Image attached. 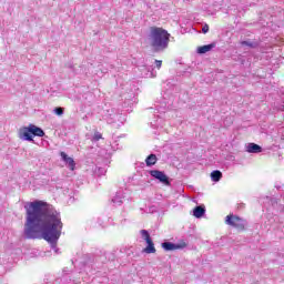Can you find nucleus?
Listing matches in <instances>:
<instances>
[{
    "label": "nucleus",
    "instance_id": "obj_7",
    "mask_svg": "<svg viewBox=\"0 0 284 284\" xmlns=\"http://www.w3.org/2000/svg\"><path fill=\"white\" fill-rule=\"evenodd\" d=\"M185 247H187V243L183 240L176 244H174L172 242H163L162 243V248L164 252H174L176 250H185Z\"/></svg>",
    "mask_w": 284,
    "mask_h": 284
},
{
    "label": "nucleus",
    "instance_id": "obj_15",
    "mask_svg": "<svg viewBox=\"0 0 284 284\" xmlns=\"http://www.w3.org/2000/svg\"><path fill=\"white\" fill-rule=\"evenodd\" d=\"M102 68H103V65L99 64L98 69L94 70L93 68H90V70L92 72V74H95L97 77L101 78V77H103V74H105V72H108V69L103 70Z\"/></svg>",
    "mask_w": 284,
    "mask_h": 284
},
{
    "label": "nucleus",
    "instance_id": "obj_22",
    "mask_svg": "<svg viewBox=\"0 0 284 284\" xmlns=\"http://www.w3.org/2000/svg\"><path fill=\"white\" fill-rule=\"evenodd\" d=\"M101 139H103V135L100 133V132H95L93 138H92V141H101Z\"/></svg>",
    "mask_w": 284,
    "mask_h": 284
},
{
    "label": "nucleus",
    "instance_id": "obj_23",
    "mask_svg": "<svg viewBox=\"0 0 284 284\" xmlns=\"http://www.w3.org/2000/svg\"><path fill=\"white\" fill-rule=\"evenodd\" d=\"M277 134H280L282 141H284V126H280L277 129Z\"/></svg>",
    "mask_w": 284,
    "mask_h": 284
},
{
    "label": "nucleus",
    "instance_id": "obj_20",
    "mask_svg": "<svg viewBox=\"0 0 284 284\" xmlns=\"http://www.w3.org/2000/svg\"><path fill=\"white\" fill-rule=\"evenodd\" d=\"M108 171L104 168H95V174L103 176Z\"/></svg>",
    "mask_w": 284,
    "mask_h": 284
},
{
    "label": "nucleus",
    "instance_id": "obj_1",
    "mask_svg": "<svg viewBox=\"0 0 284 284\" xmlns=\"http://www.w3.org/2000/svg\"><path fill=\"white\" fill-rule=\"evenodd\" d=\"M24 209L27 210L24 239H43L51 245V250L59 254L57 244L63 232L61 213L57 212L54 206L39 200L30 202Z\"/></svg>",
    "mask_w": 284,
    "mask_h": 284
},
{
    "label": "nucleus",
    "instance_id": "obj_8",
    "mask_svg": "<svg viewBox=\"0 0 284 284\" xmlns=\"http://www.w3.org/2000/svg\"><path fill=\"white\" fill-rule=\"evenodd\" d=\"M19 139H21V141H32V143H34V139H32V131L29 126H23L19 130Z\"/></svg>",
    "mask_w": 284,
    "mask_h": 284
},
{
    "label": "nucleus",
    "instance_id": "obj_10",
    "mask_svg": "<svg viewBox=\"0 0 284 284\" xmlns=\"http://www.w3.org/2000/svg\"><path fill=\"white\" fill-rule=\"evenodd\" d=\"M245 148L248 154H261L263 152V148L256 143H248Z\"/></svg>",
    "mask_w": 284,
    "mask_h": 284
},
{
    "label": "nucleus",
    "instance_id": "obj_14",
    "mask_svg": "<svg viewBox=\"0 0 284 284\" xmlns=\"http://www.w3.org/2000/svg\"><path fill=\"white\" fill-rule=\"evenodd\" d=\"M213 48H216L215 43L199 47L197 48V54H205L206 52H210Z\"/></svg>",
    "mask_w": 284,
    "mask_h": 284
},
{
    "label": "nucleus",
    "instance_id": "obj_26",
    "mask_svg": "<svg viewBox=\"0 0 284 284\" xmlns=\"http://www.w3.org/2000/svg\"><path fill=\"white\" fill-rule=\"evenodd\" d=\"M277 110H281V112H284V102H283V104H281V105L277 108Z\"/></svg>",
    "mask_w": 284,
    "mask_h": 284
},
{
    "label": "nucleus",
    "instance_id": "obj_12",
    "mask_svg": "<svg viewBox=\"0 0 284 284\" xmlns=\"http://www.w3.org/2000/svg\"><path fill=\"white\" fill-rule=\"evenodd\" d=\"M193 216L195 219H203L205 216V205H197L193 210Z\"/></svg>",
    "mask_w": 284,
    "mask_h": 284
},
{
    "label": "nucleus",
    "instance_id": "obj_17",
    "mask_svg": "<svg viewBox=\"0 0 284 284\" xmlns=\"http://www.w3.org/2000/svg\"><path fill=\"white\" fill-rule=\"evenodd\" d=\"M146 165L150 168L156 165V154H150L145 160Z\"/></svg>",
    "mask_w": 284,
    "mask_h": 284
},
{
    "label": "nucleus",
    "instance_id": "obj_3",
    "mask_svg": "<svg viewBox=\"0 0 284 284\" xmlns=\"http://www.w3.org/2000/svg\"><path fill=\"white\" fill-rule=\"evenodd\" d=\"M104 119L108 123H120V125H123V122L125 121V115L119 113L116 109H110L106 110L104 113Z\"/></svg>",
    "mask_w": 284,
    "mask_h": 284
},
{
    "label": "nucleus",
    "instance_id": "obj_16",
    "mask_svg": "<svg viewBox=\"0 0 284 284\" xmlns=\"http://www.w3.org/2000/svg\"><path fill=\"white\" fill-rule=\"evenodd\" d=\"M223 179V173L219 170H215L211 173V181L219 183Z\"/></svg>",
    "mask_w": 284,
    "mask_h": 284
},
{
    "label": "nucleus",
    "instance_id": "obj_2",
    "mask_svg": "<svg viewBox=\"0 0 284 284\" xmlns=\"http://www.w3.org/2000/svg\"><path fill=\"white\" fill-rule=\"evenodd\" d=\"M149 41L154 52H163L170 45V33L163 28L151 27Z\"/></svg>",
    "mask_w": 284,
    "mask_h": 284
},
{
    "label": "nucleus",
    "instance_id": "obj_19",
    "mask_svg": "<svg viewBox=\"0 0 284 284\" xmlns=\"http://www.w3.org/2000/svg\"><path fill=\"white\" fill-rule=\"evenodd\" d=\"M53 112L57 114V116H63V112H65V110L61 106H57L53 109Z\"/></svg>",
    "mask_w": 284,
    "mask_h": 284
},
{
    "label": "nucleus",
    "instance_id": "obj_21",
    "mask_svg": "<svg viewBox=\"0 0 284 284\" xmlns=\"http://www.w3.org/2000/svg\"><path fill=\"white\" fill-rule=\"evenodd\" d=\"M145 77L150 79H154V77H156V72H154V69H152L151 71L149 69L148 72L145 73Z\"/></svg>",
    "mask_w": 284,
    "mask_h": 284
},
{
    "label": "nucleus",
    "instance_id": "obj_4",
    "mask_svg": "<svg viewBox=\"0 0 284 284\" xmlns=\"http://www.w3.org/2000/svg\"><path fill=\"white\" fill-rule=\"evenodd\" d=\"M140 234L143 241H145V243L148 244L143 252H145V254H156V248L154 247V242L150 236V232H148V230H141Z\"/></svg>",
    "mask_w": 284,
    "mask_h": 284
},
{
    "label": "nucleus",
    "instance_id": "obj_6",
    "mask_svg": "<svg viewBox=\"0 0 284 284\" xmlns=\"http://www.w3.org/2000/svg\"><path fill=\"white\" fill-rule=\"evenodd\" d=\"M150 176L162 183L163 185L171 186L170 178L165 174V172L160 170H151L149 172Z\"/></svg>",
    "mask_w": 284,
    "mask_h": 284
},
{
    "label": "nucleus",
    "instance_id": "obj_5",
    "mask_svg": "<svg viewBox=\"0 0 284 284\" xmlns=\"http://www.w3.org/2000/svg\"><path fill=\"white\" fill-rule=\"evenodd\" d=\"M226 225H231L232 227H236V230H245V225L247 222L237 215H227L225 220Z\"/></svg>",
    "mask_w": 284,
    "mask_h": 284
},
{
    "label": "nucleus",
    "instance_id": "obj_11",
    "mask_svg": "<svg viewBox=\"0 0 284 284\" xmlns=\"http://www.w3.org/2000/svg\"><path fill=\"white\" fill-rule=\"evenodd\" d=\"M29 128L31 130V136H45V132L43 131V129L34 124H29Z\"/></svg>",
    "mask_w": 284,
    "mask_h": 284
},
{
    "label": "nucleus",
    "instance_id": "obj_18",
    "mask_svg": "<svg viewBox=\"0 0 284 284\" xmlns=\"http://www.w3.org/2000/svg\"><path fill=\"white\" fill-rule=\"evenodd\" d=\"M241 45H245L246 48H256L258 45V42L256 41H250V40H245L241 42Z\"/></svg>",
    "mask_w": 284,
    "mask_h": 284
},
{
    "label": "nucleus",
    "instance_id": "obj_9",
    "mask_svg": "<svg viewBox=\"0 0 284 284\" xmlns=\"http://www.w3.org/2000/svg\"><path fill=\"white\" fill-rule=\"evenodd\" d=\"M60 156L62 161L65 163L67 168H69V170L74 172V168H77V163L74 162V159H72L71 156H68L65 152H61Z\"/></svg>",
    "mask_w": 284,
    "mask_h": 284
},
{
    "label": "nucleus",
    "instance_id": "obj_27",
    "mask_svg": "<svg viewBox=\"0 0 284 284\" xmlns=\"http://www.w3.org/2000/svg\"><path fill=\"white\" fill-rule=\"evenodd\" d=\"M281 212H282V214H284V206H282Z\"/></svg>",
    "mask_w": 284,
    "mask_h": 284
},
{
    "label": "nucleus",
    "instance_id": "obj_28",
    "mask_svg": "<svg viewBox=\"0 0 284 284\" xmlns=\"http://www.w3.org/2000/svg\"><path fill=\"white\" fill-rule=\"evenodd\" d=\"M154 126H155V128H158V126H159V124H154Z\"/></svg>",
    "mask_w": 284,
    "mask_h": 284
},
{
    "label": "nucleus",
    "instance_id": "obj_25",
    "mask_svg": "<svg viewBox=\"0 0 284 284\" xmlns=\"http://www.w3.org/2000/svg\"><path fill=\"white\" fill-rule=\"evenodd\" d=\"M202 32L204 34H207V32H210V26L205 24L203 28H202Z\"/></svg>",
    "mask_w": 284,
    "mask_h": 284
},
{
    "label": "nucleus",
    "instance_id": "obj_24",
    "mask_svg": "<svg viewBox=\"0 0 284 284\" xmlns=\"http://www.w3.org/2000/svg\"><path fill=\"white\" fill-rule=\"evenodd\" d=\"M161 65H163V61L155 60V68H158V70H161Z\"/></svg>",
    "mask_w": 284,
    "mask_h": 284
},
{
    "label": "nucleus",
    "instance_id": "obj_13",
    "mask_svg": "<svg viewBox=\"0 0 284 284\" xmlns=\"http://www.w3.org/2000/svg\"><path fill=\"white\" fill-rule=\"evenodd\" d=\"M123 199H125V195H123L122 191H119L115 193V196L112 199V203H114V205H123Z\"/></svg>",
    "mask_w": 284,
    "mask_h": 284
}]
</instances>
